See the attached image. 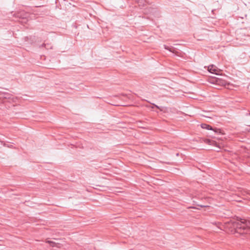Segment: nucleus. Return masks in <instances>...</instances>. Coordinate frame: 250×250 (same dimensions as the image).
<instances>
[{
	"label": "nucleus",
	"instance_id": "nucleus-4",
	"mask_svg": "<svg viewBox=\"0 0 250 250\" xmlns=\"http://www.w3.org/2000/svg\"><path fill=\"white\" fill-rule=\"evenodd\" d=\"M42 47H44L47 49H51L52 48V46L50 44H48V43H47V44L43 43L42 45Z\"/></svg>",
	"mask_w": 250,
	"mask_h": 250
},
{
	"label": "nucleus",
	"instance_id": "nucleus-7",
	"mask_svg": "<svg viewBox=\"0 0 250 250\" xmlns=\"http://www.w3.org/2000/svg\"><path fill=\"white\" fill-rule=\"evenodd\" d=\"M22 13L21 12L18 13L16 14V16L19 18L24 19V17H22Z\"/></svg>",
	"mask_w": 250,
	"mask_h": 250
},
{
	"label": "nucleus",
	"instance_id": "nucleus-11",
	"mask_svg": "<svg viewBox=\"0 0 250 250\" xmlns=\"http://www.w3.org/2000/svg\"><path fill=\"white\" fill-rule=\"evenodd\" d=\"M249 115H250V113H249Z\"/></svg>",
	"mask_w": 250,
	"mask_h": 250
},
{
	"label": "nucleus",
	"instance_id": "nucleus-10",
	"mask_svg": "<svg viewBox=\"0 0 250 250\" xmlns=\"http://www.w3.org/2000/svg\"><path fill=\"white\" fill-rule=\"evenodd\" d=\"M152 105H153V106L152 107V108H153V107L155 106L156 108H157L158 109H160L159 106H158V105L155 104H152Z\"/></svg>",
	"mask_w": 250,
	"mask_h": 250
},
{
	"label": "nucleus",
	"instance_id": "nucleus-1",
	"mask_svg": "<svg viewBox=\"0 0 250 250\" xmlns=\"http://www.w3.org/2000/svg\"><path fill=\"white\" fill-rule=\"evenodd\" d=\"M226 227L233 233L250 234V219L240 218L236 221L231 220L226 223Z\"/></svg>",
	"mask_w": 250,
	"mask_h": 250
},
{
	"label": "nucleus",
	"instance_id": "nucleus-2",
	"mask_svg": "<svg viewBox=\"0 0 250 250\" xmlns=\"http://www.w3.org/2000/svg\"><path fill=\"white\" fill-rule=\"evenodd\" d=\"M208 70L210 73L219 75L221 70L214 65H210L208 66Z\"/></svg>",
	"mask_w": 250,
	"mask_h": 250
},
{
	"label": "nucleus",
	"instance_id": "nucleus-9",
	"mask_svg": "<svg viewBox=\"0 0 250 250\" xmlns=\"http://www.w3.org/2000/svg\"><path fill=\"white\" fill-rule=\"evenodd\" d=\"M205 142L207 143V144H210V143H211V141L209 139H207L205 141Z\"/></svg>",
	"mask_w": 250,
	"mask_h": 250
},
{
	"label": "nucleus",
	"instance_id": "nucleus-3",
	"mask_svg": "<svg viewBox=\"0 0 250 250\" xmlns=\"http://www.w3.org/2000/svg\"><path fill=\"white\" fill-rule=\"evenodd\" d=\"M201 127L202 128H204V129H208V130H213L214 132H217L219 130L218 129H216V130H214L212 126L208 125H207V124H202L201 125Z\"/></svg>",
	"mask_w": 250,
	"mask_h": 250
},
{
	"label": "nucleus",
	"instance_id": "nucleus-5",
	"mask_svg": "<svg viewBox=\"0 0 250 250\" xmlns=\"http://www.w3.org/2000/svg\"><path fill=\"white\" fill-rule=\"evenodd\" d=\"M138 3L139 6H143L145 5V0H138Z\"/></svg>",
	"mask_w": 250,
	"mask_h": 250
},
{
	"label": "nucleus",
	"instance_id": "nucleus-6",
	"mask_svg": "<svg viewBox=\"0 0 250 250\" xmlns=\"http://www.w3.org/2000/svg\"><path fill=\"white\" fill-rule=\"evenodd\" d=\"M164 47H165V48L168 51H169L170 52H173V53H174V50L173 48H170L168 46H167V45H164Z\"/></svg>",
	"mask_w": 250,
	"mask_h": 250
},
{
	"label": "nucleus",
	"instance_id": "nucleus-8",
	"mask_svg": "<svg viewBox=\"0 0 250 250\" xmlns=\"http://www.w3.org/2000/svg\"><path fill=\"white\" fill-rule=\"evenodd\" d=\"M47 243H48L50 244V245H51L52 247H55V243L54 242H52V241H47Z\"/></svg>",
	"mask_w": 250,
	"mask_h": 250
}]
</instances>
